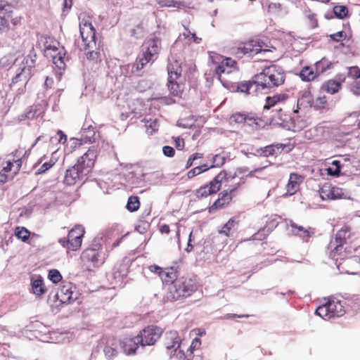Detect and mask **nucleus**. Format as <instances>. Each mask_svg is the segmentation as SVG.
I'll list each match as a JSON object with an SVG mask.
<instances>
[{
  "label": "nucleus",
  "mask_w": 360,
  "mask_h": 360,
  "mask_svg": "<svg viewBox=\"0 0 360 360\" xmlns=\"http://www.w3.org/2000/svg\"><path fill=\"white\" fill-rule=\"evenodd\" d=\"M350 237V229L345 227L341 229L335 234V238L332 239L328 245V250H330L329 257L335 261L337 269L341 274H349L347 266L352 260H356L357 258H345L347 247H344L347 243V240Z\"/></svg>",
  "instance_id": "obj_1"
},
{
  "label": "nucleus",
  "mask_w": 360,
  "mask_h": 360,
  "mask_svg": "<svg viewBox=\"0 0 360 360\" xmlns=\"http://www.w3.org/2000/svg\"><path fill=\"white\" fill-rule=\"evenodd\" d=\"M100 152L98 145L91 146L89 150L78 160L71 168L66 170L64 182L65 184L75 185L91 171L96 157Z\"/></svg>",
  "instance_id": "obj_2"
},
{
  "label": "nucleus",
  "mask_w": 360,
  "mask_h": 360,
  "mask_svg": "<svg viewBox=\"0 0 360 360\" xmlns=\"http://www.w3.org/2000/svg\"><path fill=\"white\" fill-rule=\"evenodd\" d=\"M255 79L259 91L266 94L271 89L281 85L285 81V75L281 68L271 65L255 75Z\"/></svg>",
  "instance_id": "obj_3"
},
{
  "label": "nucleus",
  "mask_w": 360,
  "mask_h": 360,
  "mask_svg": "<svg viewBox=\"0 0 360 360\" xmlns=\"http://www.w3.org/2000/svg\"><path fill=\"white\" fill-rule=\"evenodd\" d=\"M196 289L195 280L182 277L170 283L164 299L168 302H174L181 298L191 296Z\"/></svg>",
  "instance_id": "obj_4"
},
{
  "label": "nucleus",
  "mask_w": 360,
  "mask_h": 360,
  "mask_svg": "<svg viewBox=\"0 0 360 360\" xmlns=\"http://www.w3.org/2000/svg\"><path fill=\"white\" fill-rule=\"evenodd\" d=\"M288 98V96L285 94H276L273 96H267L266 98V104L264 109H270L275 108L272 110L274 112L271 115V124L274 125H279L285 127L284 123L287 121L288 115L283 112V102Z\"/></svg>",
  "instance_id": "obj_5"
},
{
  "label": "nucleus",
  "mask_w": 360,
  "mask_h": 360,
  "mask_svg": "<svg viewBox=\"0 0 360 360\" xmlns=\"http://www.w3.org/2000/svg\"><path fill=\"white\" fill-rule=\"evenodd\" d=\"M79 32L84 45L85 46L86 56L87 59L94 60L98 58V52L93 50L96 47V30L91 23L81 22L79 24Z\"/></svg>",
  "instance_id": "obj_6"
},
{
  "label": "nucleus",
  "mask_w": 360,
  "mask_h": 360,
  "mask_svg": "<svg viewBox=\"0 0 360 360\" xmlns=\"http://www.w3.org/2000/svg\"><path fill=\"white\" fill-rule=\"evenodd\" d=\"M59 43L54 41L52 44L49 43L46 39L44 42V56L47 58L52 60L53 63L60 71L58 74L62 75V70H64L66 66V62L69 60V57L67 56L64 47L58 48Z\"/></svg>",
  "instance_id": "obj_7"
},
{
  "label": "nucleus",
  "mask_w": 360,
  "mask_h": 360,
  "mask_svg": "<svg viewBox=\"0 0 360 360\" xmlns=\"http://www.w3.org/2000/svg\"><path fill=\"white\" fill-rule=\"evenodd\" d=\"M163 333V330L157 326L151 325L143 329L140 331L138 336V341H140L141 346L143 349L146 346H151L159 340L161 335Z\"/></svg>",
  "instance_id": "obj_8"
},
{
  "label": "nucleus",
  "mask_w": 360,
  "mask_h": 360,
  "mask_svg": "<svg viewBox=\"0 0 360 360\" xmlns=\"http://www.w3.org/2000/svg\"><path fill=\"white\" fill-rule=\"evenodd\" d=\"M332 63L326 60L325 58L318 61L315 64L316 72L314 70L309 67H304L300 72V76L302 80L309 82L314 79L319 74L324 72L330 69Z\"/></svg>",
  "instance_id": "obj_9"
},
{
  "label": "nucleus",
  "mask_w": 360,
  "mask_h": 360,
  "mask_svg": "<svg viewBox=\"0 0 360 360\" xmlns=\"http://www.w3.org/2000/svg\"><path fill=\"white\" fill-rule=\"evenodd\" d=\"M226 172L223 170L219 173L209 184L198 188L196 191L198 198H205L211 194L217 193L221 187V181L226 176Z\"/></svg>",
  "instance_id": "obj_10"
},
{
  "label": "nucleus",
  "mask_w": 360,
  "mask_h": 360,
  "mask_svg": "<svg viewBox=\"0 0 360 360\" xmlns=\"http://www.w3.org/2000/svg\"><path fill=\"white\" fill-rule=\"evenodd\" d=\"M319 195L322 200H337L342 198V189L332 184L326 183L319 189Z\"/></svg>",
  "instance_id": "obj_11"
},
{
  "label": "nucleus",
  "mask_w": 360,
  "mask_h": 360,
  "mask_svg": "<svg viewBox=\"0 0 360 360\" xmlns=\"http://www.w3.org/2000/svg\"><path fill=\"white\" fill-rule=\"evenodd\" d=\"M84 233V229L81 225L75 226L69 231L68 235L69 243H70V245L68 246L69 250H77L81 246Z\"/></svg>",
  "instance_id": "obj_12"
},
{
  "label": "nucleus",
  "mask_w": 360,
  "mask_h": 360,
  "mask_svg": "<svg viewBox=\"0 0 360 360\" xmlns=\"http://www.w3.org/2000/svg\"><path fill=\"white\" fill-rule=\"evenodd\" d=\"M137 339L138 336L136 335L134 338H125L122 340L120 344L126 354L131 355L143 352V349Z\"/></svg>",
  "instance_id": "obj_13"
},
{
  "label": "nucleus",
  "mask_w": 360,
  "mask_h": 360,
  "mask_svg": "<svg viewBox=\"0 0 360 360\" xmlns=\"http://www.w3.org/2000/svg\"><path fill=\"white\" fill-rule=\"evenodd\" d=\"M239 184H238L235 187L230 189L229 191H224L219 194V198L212 204V206L209 208V212H212L213 211L222 208L225 205L229 203V202L232 199V193H233L238 186H239Z\"/></svg>",
  "instance_id": "obj_14"
},
{
  "label": "nucleus",
  "mask_w": 360,
  "mask_h": 360,
  "mask_svg": "<svg viewBox=\"0 0 360 360\" xmlns=\"http://www.w3.org/2000/svg\"><path fill=\"white\" fill-rule=\"evenodd\" d=\"M165 339L167 353L169 357H172L173 350L177 347H180L181 339L176 331H169L166 333Z\"/></svg>",
  "instance_id": "obj_15"
},
{
  "label": "nucleus",
  "mask_w": 360,
  "mask_h": 360,
  "mask_svg": "<svg viewBox=\"0 0 360 360\" xmlns=\"http://www.w3.org/2000/svg\"><path fill=\"white\" fill-rule=\"evenodd\" d=\"M73 294L71 283H67L60 288L56 297L63 304H70L77 299L76 296L73 297Z\"/></svg>",
  "instance_id": "obj_16"
},
{
  "label": "nucleus",
  "mask_w": 360,
  "mask_h": 360,
  "mask_svg": "<svg viewBox=\"0 0 360 360\" xmlns=\"http://www.w3.org/2000/svg\"><path fill=\"white\" fill-rule=\"evenodd\" d=\"M181 62L179 61L176 58L172 56L171 58H169V63L167 65V71H168V79H179L182 78L181 77Z\"/></svg>",
  "instance_id": "obj_17"
},
{
  "label": "nucleus",
  "mask_w": 360,
  "mask_h": 360,
  "mask_svg": "<svg viewBox=\"0 0 360 360\" xmlns=\"http://www.w3.org/2000/svg\"><path fill=\"white\" fill-rule=\"evenodd\" d=\"M302 179L303 178L301 175L296 173H291L286 186V193L283 194V196L288 197L294 195L299 190L300 184Z\"/></svg>",
  "instance_id": "obj_18"
},
{
  "label": "nucleus",
  "mask_w": 360,
  "mask_h": 360,
  "mask_svg": "<svg viewBox=\"0 0 360 360\" xmlns=\"http://www.w3.org/2000/svg\"><path fill=\"white\" fill-rule=\"evenodd\" d=\"M21 160L18 158L15 160H8L6 162V165L4 166L2 170L0 172L1 176H5L6 178H13V175L15 174L21 167Z\"/></svg>",
  "instance_id": "obj_19"
},
{
  "label": "nucleus",
  "mask_w": 360,
  "mask_h": 360,
  "mask_svg": "<svg viewBox=\"0 0 360 360\" xmlns=\"http://www.w3.org/2000/svg\"><path fill=\"white\" fill-rule=\"evenodd\" d=\"M81 139L84 143H94L96 141L99 134L95 131V128L91 125L84 124L80 131Z\"/></svg>",
  "instance_id": "obj_20"
},
{
  "label": "nucleus",
  "mask_w": 360,
  "mask_h": 360,
  "mask_svg": "<svg viewBox=\"0 0 360 360\" xmlns=\"http://www.w3.org/2000/svg\"><path fill=\"white\" fill-rule=\"evenodd\" d=\"M146 50L143 51L144 54L155 60L160 51V41L159 39H149L146 43Z\"/></svg>",
  "instance_id": "obj_21"
},
{
  "label": "nucleus",
  "mask_w": 360,
  "mask_h": 360,
  "mask_svg": "<svg viewBox=\"0 0 360 360\" xmlns=\"http://www.w3.org/2000/svg\"><path fill=\"white\" fill-rule=\"evenodd\" d=\"M237 91L246 93L248 94H255L259 91L258 85L256 84V79H255V76L252 77V80L248 82H243L237 84Z\"/></svg>",
  "instance_id": "obj_22"
},
{
  "label": "nucleus",
  "mask_w": 360,
  "mask_h": 360,
  "mask_svg": "<svg viewBox=\"0 0 360 360\" xmlns=\"http://www.w3.org/2000/svg\"><path fill=\"white\" fill-rule=\"evenodd\" d=\"M327 304L331 319L340 317L345 314L344 305L340 301H328Z\"/></svg>",
  "instance_id": "obj_23"
},
{
  "label": "nucleus",
  "mask_w": 360,
  "mask_h": 360,
  "mask_svg": "<svg viewBox=\"0 0 360 360\" xmlns=\"http://www.w3.org/2000/svg\"><path fill=\"white\" fill-rule=\"evenodd\" d=\"M121 75L126 77H130L132 76H141L139 65L134 63H128L120 66Z\"/></svg>",
  "instance_id": "obj_24"
},
{
  "label": "nucleus",
  "mask_w": 360,
  "mask_h": 360,
  "mask_svg": "<svg viewBox=\"0 0 360 360\" xmlns=\"http://www.w3.org/2000/svg\"><path fill=\"white\" fill-rule=\"evenodd\" d=\"M338 77L339 81L328 80L323 84L321 89L332 94L338 92L341 86V82L345 79L344 75H340Z\"/></svg>",
  "instance_id": "obj_25"
},
{
  "label": "nucleus",
  "mask_w": 360,
  "mask_h": 360,
  "mask_svg": "<svg viewBox=\"0 0 360 360\" xmlns=\"http://www.w3.org/2000/svg\"><path fill=\"white\" fill-rule=\"evenodd\" d=\"M98 257L99 252L96 248H88L82 254V259L84 261L91 262L94 266H96L101 263Z\"/></svg>",
  "instance_id": "obj_26"
},
{
  "label": "nucleus",
  "mask_w": 360,
  "mask_h": 360,
  "mask_svg": "<svg viewBox=\"0 0 360 360\" xmlns=\"http://www.w3.org/2000/svg\"><path fill=\"white\" fill-rule=\"evenodd\" d=\"M167 86L171 94L174 96H181L182 92L184 91V84L182 83V78L172 80L168 79Z\"/></svg>",
  "instance_id": "obj_27"
},
{
  "label": "nucleus",
  "mask_w": 360,
  "mask_h": 360,
  "mask_svg": "<svg viewBox=\"0 0 360 360\" xmlns=\"http://www.w3.org/2000/svg\"><path fill=\"white\" fill-rule=\"evenodd\" d=\"M276 148L278 150H282L284 148V145L282 143L271 144L263 148H257L256 152L261 156L269 157L270 155H274L276 153Z\"/></svg>",
  "instance_id": "obj_28"
},
{
  "label": "nucleus",
  "mask_w": 360,
  "mask_h": 360,
  "mask_svg": "<svg viewBox=\"0 0 360 360\" xmlns=\"http://www.w3.org/2000/svg\"><path fill=\"white\" fill-rule=\"evenodd\" d=\"M288 225H290V227L292 228L291 231L294 235L299 236L303 239H307L311 236L309 230L304 229L302 226H298L292 220H290L289 224H288Z\"/></svg>",
  "instance_id": "obj_29"
},
{
  "label": "nucleus",
  "mask_w": 360,
  "mask_h": 360,
  "mask_svg": "<svg viewBox=\"0 0 360 360\" xmlns=\"http://www.w3.org/2000/svg\"><path fill=\"white\" fill-rule=\"evenodd\" d=\"M160 278L164 283H172L173 281L178 279L177 272L173 267L165 269H163Z\"/></svg>",
  "instance_id": "obj_30"
},
{
  "label": "nucleus",
  "mask_w": 360,
  "mask_h": 360,
  "mask_svg": "<svg viewBox=\"0 0 360 360\" xmlns=\"http://www.w3.org/2000/svg\"><path fill=\"white\" fill-rule=\"evenodd\" d=\"M28 71L25 70V67L20 68V66L16 70V75L12 78L11 86L18 83V82H25L30 78Z\"/></svg>",
  "instance_id": "obj_31"
},
{
  "label": "nucleus",
  "mask_w": 360,
  "mask_h": 360,
  "mask_svg": "<svg viewBox=\"0 0 360 360\" xmlns=\"http://www.w3.org/2000/svg\"><path fill=\"white\" fill-rule=\"evenodd\" d=\"M313 98L309 92H304L301 98L297 100V108L299 109H306L311 107L313 104Z\"/></svg>",
  "instance_id": "obj_32"
},
{
  "label": "nucleus",
  "mask_w": 360,
  "mask_h": 360,
  "mask_svg": "<svg viewBox=\"0 0 360 360\" xmlns=\"http://www.w3.org/2000/svg\"><path fill=\"white\" fill-rule=\"evenodd\" d=\"M31 285L34 294L41 295L45 292L44 284L41 278L32 280Z\"/></svg>",
  "instance_id": "obj_33"
},
{
  "label": "nucleus",
  "mask_w": 360,
  "mask_h": 360,
  "mask_svg": "<svg viewBox=\"0 0 360 360\" xmlns=\"http://www.w3.org/2000/svg\"><path fill=\"white\" fill-rule=\"evenodd\" d=\"M155 60H153V58L148 57L146 54L142 53L141 54H139L138 57L136 58V60L135 61V63L139 65V68L140 69V72L142 74L143 71L142 70L143 68L149 63H153Z\"/></svg>",
  "instance_id": "obj_34"
},
{
  "label": "nucleus",
  "mask_w": 360,
  "mask_h": 360,
  "mask_svg": "<svg viewBox=\"0 0 360 360\" xmlns=\"http://www.w3.org/2000/svg\"><path fill=\"white\" fill-rule=\"evenodd\" d=\"M15 64L13 57L11 56H5L0 58V67L6 72L10 70Z\"/></svg>",
  "instance_id": "obj_35"
},
{
  "label": "nucleus",
  "mask_w": 360,
  "mask_h": 360,
  "mask_svg": "<svg viewBox=\"0 0 360 360\" xmlns=\"http://www.w3.org/2000/svg\"><path fill=\"white\" fill-rule=\"evenodd\" d=\"M315 314L325 320L331 319L327 302L319 306L316 309Z\"/></svg>",
  "instance_id": "obj_36"
},
{
  "label": "nucleus",
  "mask_w": 360,
  "mask_h": 360,
  "mask_svg": "<svg viewBox=\"0 0 360 360\" xmlns=\"http://www.w3.org/2000/svg\"><path fill=\"white\" fill-rule=\"evenodd\" d=\"M140 206L139 198L137 196H130L127 203V209L130 212L136 211Z\"/></svg>",
  "instance_id": "obj_37"
},
{
  "label": "nucleus",
  "mask_w": 360,
  "mask_h": 360,
  "mask_svg": "<svg viewBox=\"0 0 360 360\" xmlns=\"http://www.w3.org/2000/svg\"><path fill=\"white\" fill-rule=\"evenodd\" d=\"M245 120V124L252 127V129H258L260 128L261 126L259 124V121L261 120L259 117L247 114Z\"/></svg>",
  "instance_id": "obj_38"
},
{
  "label": "nucleus",
  "mask_w": 360,
  "mask_h": 360,
  "mask_svg": "<svg viewBox=\"0 0 360 360\" xmlns=\"http://www.w3.org/2000/svg\"><path fill=\"white\" fill-rule=\"evenodd\" d=\"M42 112V110L39 108L37 105H32L26 111L25 117L29 120H32L39 116Z\"/></svg>",
  "instance_id": "obj_39"
},
{
  "label": "nucleus",
  "mask_w": 360,
  "mask_h": 360,
  "mask_svg": "<svg viewBox=\"0 0 360 360\" xmlns=\"http://www.w3.org/2000/svg\"><path fill=\"white\" fill-rule=\"evenodd\" d=\"M11 16L12 13L0 14V33L8 30Z\"/></svg>",
  "instance_id": "obj_40"
},
{
  "label": "nucleus",
  "mask_w": 360,
  "mask_h": 360,
  "mask_svg": "<svg viewBox=\"0 0 360 360\" xmlns=\"http://www.w3.org/2000/svg\"><path fill=\"white\" fill-rule=\"evenodd\" d=\"M237 224L236 221L230 219L222 227V229L219 231L220 234H224L226 236H229L230 232L233 228Z\"/></svg>",
  "instance_id": "obj_41"
},
{
  "label": "nucleus",
  "mask_w": 360,
  "mask_h": 360,
  "mask_svg": "<svg viewBox=\"0 0 360 360\" xmlns=\"http://www.w3.org/2000/svg\"><path fill=\"white\" fill-rule=\"evenodd\" d=\"M159 127L158 121L157 119H150L146 122V128L148 134H152L153 132L158 131Z\"/></svg>",
  "instance_id": "obj_42"
},
{
  "label": "nucleus",
  "mask_w": 360,
  "mask_h": 360,
  "mask_svg": "<svg viewBox=\"0 0 360 360\" xmlns=\"http://www.w3.org/2000/svg\"><path fill=\"white\" fill-rule=\"evenodd\" d=\"M233 69L231 68L225 66L224 64H218L215 67V73L219 76V79L222 82V75L224 74H230L232 72Z\"/></svg>",
  "instance_id": "obj_43"
},
{
  "label": "nucleus",
  "mask_w": 360,
  "mask_h": 360,
  "mask_svg": "<svg viewBox=\"0 0 360 360\" xmlns=\"http://www.w3.org/2000/svg\"><path fill=\"white\" fill-rule=\"evenodd\" d=\"M333 13L337 18L343 19L347 16L348 9L345 6H335L333 8Z\"/></svg>",
  "instance_id": "obj_44"
},
{
  "label": "nucleus",
  "mask_w": 360,
  "mask_h": 360,
  "mask_svg": "<svg viewBox=\"0 0 360 360\" xmlns=\"http://www.w3.org/2000/svg\"><path fill=\"white\" fill-rule=\"evenodd\" d=\"M212 164L210 167H221L226 162V157L220 154H217L212 158Z\"/></svg>",
  "instance_id": "obj_45"
},
{
  "label": "nucleus",
  "mask_w": 360,
  "mask_h": 360,
  "mask_svg": "<svg viewBox=\"0 0 360 360\" xmlns=\"http://www.w3.org/2000/svg\"><path fill=\"white\" fill-rule=\"evenodd\" d=\"M15 236L18 238L21 239L22 241L25 242L30 237V232L24 227H18L16 229Z\"/></svg>",
  "instance_id": "obj_46"
},
{
  "label": "nucleus",
  "mask_w": 360,
  "mask_h": 360,
  "mask_svg": "<svg viewBox=\"0 0 360 360\" xmlns=\"http://www.w3.org/2000/svg\"><path fill=\"white\" fill-rule=\"evenodd\" d=\"M35 64L34 62H32V60H27V58H25L21 63L19 65L20 68L25 67V70L28 71L30 75L31 76L32 74V69L35 67Z\"/></svg>",
  "instance_id": "obj_47"
},
{
  "label": "nucleus",
  "mask_w": 360,
  "mask_h": 360,
  "mask_svg": "<svg viewBox=\"0 0 360 360\" xmlns=\"http://www.w3.org/2000/svg\"><path fill=\"white\" fill-rule=\"evenodd\" d=\"M247 114L245 113H236L231 116L230 121L231 122H236L238 124H244L245 123Z\"/></svg>",
  "instance_id": "obj_48"
},
{
  "label": "nucleus",
  "mask_w": 360,
  "mask_h": 360,
  "mask_svg": "<svg viewBox=\"0 0 360 360\" xmlns=\"http://www.w3.org/2000/svg\"><path fill=\"white\" fill-rule=\"evenodd\" d=\"M49 278L54 283H57L62 279V276L58 270L51 269L49 272Z\"/></svg>",
  "instance_id": "obj_49"
},
{
  "label": "nucleus",
  "mask_w": 360,
  "mask_h": 360,
  "mask_svg": "<svg viewBox=\"0 0 360 360\" xmlns=\"http://www.w3.org/2000/svg\"><path fill=\"white\" fill-rule=\"evenodd\" d=\"M13 6L5 1H0V14H6L13 13Z\"/></svg>",
  "instance_id": "obj_50"
},
{
  "label": "nucleus",
  "mask_w": 360,
  "mask_h": 360,
  "mask_svg": "<svg viewBox=\"0 0 360 360\" xmlns=\"http://www.w3.org/2000/svg\"><path fill=\"white\" fill-rule=\"evenodd\" d=\"M103 352L106 358H108V359L114 358L117 354V351L116 350V349L110 345H106L104 348Z\"/></svg>",
  "instance_id": "obj_51"
},
{
  "label": "nucleus",
  "mask_w": 360,
  "mask_h": 360,
  "mask_svg": "<svg viewBox=\"0 0 360 360\" xmlns=\"http://www.w3.org/2000/svg\"><path fill=\"white\" fill-rule=\"evenodd\" d=\"M347 76L355 80L360 78V69L357 66H353L348 68Z\"/></svg>",
  "instance_id": "obj_52"
},
{
  "label": "nucleus",
  "mask_w": 360,
  "mask_h": 360,
  "mask_svg": "<svg viewBox=\"0 0 360 360\" xmlns=\"http://www.w3.org/2000/svg\"><path fill=\"white\" fill-rule=\"evenodd\" d=\"M171 358H176V360H185L186 356L182 349L180 347H177L173 350L172 356Z\"/></svg>",
  "instance_id": "obj_53"
},
{
  "label": "nucleus",
  "mask_w": 360,
  "mask_h": 360,
  "mask_svg": "<svg viewBox=\"0 0 360 360\" xmlns=\"http://www.w3.org/2000/svg\"><path fill=\"white\" fill-rule=\"evenodd\" d=\"M350 91L356 96H360V81L354 80L350 85Z\"/></svg>",
  "instance_id": "obj_54"
},
{
  "label": "nucleus",
  "mask_w": 360,
  "mask_h": 360,
  "mask_svg": "<svg viewBox=\"0 0 360 360\" xmlns=\"http://www.w3.org/2000/svg\"><path fill=\"white\" fill-rule=\"evenodd\" d=\"M55 161L50 160L49 162H44L41 167L38 169L37 174H42L49 170L53 165Z\"/></svg>",
  "instance_id": "obj_55"
},
{
  "label": "nucleus",
  "mask_w": 360,
  "mask_h": 360,
  "mask_svg": "<svg viewBox=\"0 0 360 360\" xmlns=\"http://www.w3.org/2000/svg\"><path fill=\"white\" fill-rule=\"evenodd\" d=\"M162 152L165 156L169 157V158H172L175 155L174 148L171 146H164L162 148Z\"/></svg>",
  "instance_id": "obj_56"
},
{
  "label": "nucleus",
  "mask_w": 360,
  "mask_h": 360,
  "mask_svg": "<svg viewBox=\"0 0 360 360\" xmlns=\"http://www.w3.org/2000/svg\"><path fill=\"white\" fill-rule=\"evenodd\" d=\"M346 34L344 31H340L335 34H330V37L331 39L335 41H340L342 40V39L345 38Z\"/></svg>",
  "instance_id": "obj_57"
},
{
  "label": "nucleus",
  "mask_w": 360,
  "mask_h": 360,
  "mask_svg": "<svg viewBox=\"0 0 360 360\" xmlns=\"http://www.w3.org/2000/svg\"><path fill=\"white\" fill-rule=\"evenodd\" d=\"M220 63L224 64L225 66L231 68L233 70L236 69L235 65L236 64V62L230 58L223 59Z\"/></svg>",
  "instance_id": "obj_58"
},
{
  "label": "nucleus",
  "mask_w": 360,
  "mask_h": 360,
  "mask_svg": "<svg viewBox=\"0 0 360 360\" xmlns=\"http://www.w3.org/2000/svg\"><path fill=\"white\" fill-rule=\"evenodd\" d=\"M72 6V0H63V13H68Z\"/></svg>",
  "instance_id": "obj_59"
},
{
  "label": "nucleus",
  "mask_w": 360,
  "mask_h": 360,
  "mask_svg": "<svg viewBox=\"0 0 360 360\" xmlns=\"http://www.w3.org/2000/svg\"><path fill=\"white\" fill-rule=\"evenodd\" d=\"M200 169V168H198L197 166L193 168L192 169H191L187 174L188 178L191 179V178L201 174V171Z\"/></svg>",
  "instance_id": "obj_60"
},
{
  "label": "nucleus",
  "mask_w": 360,
  "mask_h": 360,
  "mask_svg": "<svg viewBox=\"0 0 360 360\" xmlns=\"http://www.w3.org/2000/svg\"><path fill=\"white\" fill-rule=\"evenodd\" d=\"M328 174L333 176H339L341 173V169L338 168L328 167L327 169Z\"/></svg>",
  "instance_id": "obj_61"
},
{
  "label": "nucleus",
  "mask_w": 360,
  "mask_h": 360,
  "mask_svg": "<svg viewBox=\"0 0 360 360\" xmlns=\"http://www.w3.org/2000/svg\"><path fill=\"white\" fill-rule=\"evenodd\" d=\"M148 269L151 272L157 274L159 276H161V274L163 271V269H162L161 267H160L159 266H157V265H150L148 266Z\"/></svg>",
  "instance_id": "obj_62"
},
{
  "label": "nucleus",
  "mask_w": 360,
  "mask_h": 360,
  "mask_svg": "<svg viewBox=\"0 0 360 360\" xmlns=\"http://www.w3.org/2000/svg\"><path fill=\"white\" fill-rule=\"evenodd\" d=\"M175 147L177 150H181L184 147V141L180 137L175 139Z\"/></svg>",
  "instance_id": "obj_63"
},
{
  "label": "nucleus",
  "mask_w": 360,
  "mask_h": 360,
  "mask_svg": "<svg viewBox=\"0 0 360 360\" xmlns=\"http://www.w3.org/2000/svg\"><path fill=\"white\" fill-rule=\"evenodd\" d=\"M201 345L200 340L198 338H195L191 342L189 349L192 352L193 350L198 349L200 347Z\"/></svg>",
  "instance_id": "obj_64"
}]
</instances>
